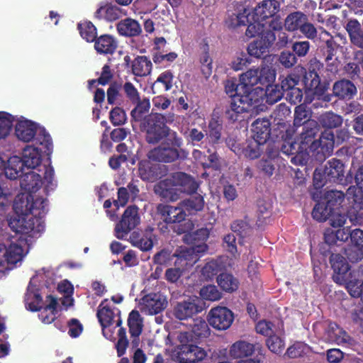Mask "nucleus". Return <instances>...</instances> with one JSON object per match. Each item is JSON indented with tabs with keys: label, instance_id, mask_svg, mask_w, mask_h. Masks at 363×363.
Returning a JSON list of instances; mask_svg holds the SVG:
<instances>
[{
	"label": "nucleus",
	"instance_id": "4468645a",
	"mask_svg": "<svg viewBox=\"0 0 363 363\" xmlns=\"http://www.w3.org/2000/svg\"><path fill=\"white\" fill-rule=\"evenodd\" d=\"M203 301L198 297H189L179 301L174 307L173 314L180 320L192 318L203 311Z\"/></svg>",
	"mask_w": 363,
	"mask_h": 363
},
{
	"label": "nucleus",
	"instance_id": "f03ea898",
	"mask_svg": "<svg viewBox=\"0 0 363 363\" xmlns=\"http://www.w3.org/2000/svg\"><path fill=\"white\" fill-rule=\"evenodd\" d=\"M352 175H345V165L342 160L332 158L313 172V182L315 189H320L328 183L347 185L352 182Z\"/></svg>",
	"mask_w": 363,
	"mask_h": 363
},
{
	"label": "nucleus",
	"instance_id": "79ce46f5",
	"mask_svg": "<svg viewBox=\"0 0 363 363\" xmlns=\"http://www.w3.org/2000/svg\"><path fill=\"white\" fill-rule=\"evenodd\" d=\"M152 62L147 57L138 56L132 61V73L137 77L147 76L152 71Z\"/></svg>",
	"mask_w": 363,
	"mask_h": 363
},
{
	"label": "nucleus",
	"instance_id": "4c0bfd02",
	"mask_svg": "<svg viewBox=\"0 0 363 363\" xmlns=\"http://www.w3.org/2000/svg\"><path fill=\"white\" fill-rule=\"evenodd\" d=\"M25 169L26 165L21 158L16 155L12 156L9 157L6 165V177L11 180L21 178L25 173Z\"/></svg>",
	"mask_w": 363,
	"mask_h": 363
},
{
	"label": "nucleus",
	"instance_id": "58836bf2",
	"mask_svg": "<svg viewBox=\"0 0 363 363\" xmlns=\"http://www.w3.org/2000/svg\"><path fill=\"white\" fill-rule=\"evenodd\" d=\"M22 161L26 169H33L41 163V155L38 148L33 146H26L22 152Z\"/></svg>",
	"mask_w": 363,
	"mask_h": 363
},
{
	"label": "nucleus",
	"instance_id": "37998d69",
	"mask_svg": "<svg viewBox=\"0 0 363 363\" xmlns=\"http://www.w3.org/2000/svg\"><path fill=\"white\" fill-rule=\"evenodd\" d=\"M327 334L329 340L337 345L347 343L350 340V337L347 332L335 323H330Z\"/></svg>",
	"mask_w": 363,
	"mask_h": 363
},
{
	"label": "nucleus",
	"instance_id": "9b49d317",
	"mask_svg": "<svg viewBox=\"0 0 363 363\" xmlns=\"http://www.w3.org/2000/svg\"><path fill=\"white\" fill-rule=\"evenodd\" d=\"M276 39L277 35L271 29L263 31L258 38L248 44L247 54L257 59L264 57L269 53Z\"/></svg>",
	"mask_w": 363,
	"mask_h": 363
},
{
	"label": "nucleus",
	"instance_id": "412c9836",
	"mask_svg": "<svg viewBox=\"0 0 363 363\" xmlns=\"http://www.w3.org/2000/svg\"><path fill=\"white\" fill-rule=\"evenodd\" d=\"M280 6L281 4L278 0H262L254 9V18L257 21L274 18L279 12Z\"/></svg>",
	"mask_w": 363,
	"mask_h": 363
},
{
	"label": "nucleus",
	"instance_id": "69168bd1",
	"mask_svg": "<svg viewBox=\"0 0 363 363\" xmlns=\"http://www.w3.org/2000/svg\"><path fill=\"white\" fill-rule=\"evenodd\" d=\"M122 88V83L117 81L111 82L106 91L107 103L109 105L116 104V101L121 97L120 91Z\"/></svg>",
	"mask_w": 363,
	"mask_h": 363
},
{
	"label": "nucleus",
	"instance_id": "2f4dec72",
	"mask_svg": "<svg viewBox=\"0 0 363 363\" xmlns=\"http://www.w3.org/2000/svg\"><path fill=\"white\" fill-rule=\"evenodd\" d=\"M174 178L179 190V194L185 193L186 194H193L196 192L199 188L198 182L190 175L182 172H174Z\"/></svg>",
	"mask_w": 363,
	"mask_h": 363
},
{
	"label": "nucleus",
	"instance_id": "603ef678",
	"mask_svg": "<svg viewBox=\"0 0 363 363\" xmlns=\"http://www.w3.org/2000/svg\"><path fill=\"white\" fill-rule=\"evenodd\" d=\"M269 27L272 30L279 31L277 35V40L275 43L277 48L281 49L287 47L288 44L291 42L289 35L282 31V24L279 21H272L269 23Z\"/></svg>",
	"mask_w": 363,
	"mask_h": 363
},
{
	"label": "nucleus",
	"instance_id": "c9c22d12",
	"mask_svg": "<svg viewBox=\"0 0 363 363\" xmlns=\"http://www.w3.org/2000/svg\"><path fill=\"white\" fill-rule=\"evenodd\" d=\"M24 301L26 308L30 311H40L43 308V298L39 289L30 285L25 294Z\"/></svg>",
	"mask_w": 363,
	"mask_h": 363
},
{
	"label": "nucleus",
	"instance_id": "5701e85b",
	"mask_svg": "<svg viewBox=\"0 0 363 363\" xmlns=\"http://www.w3.org/2000/svg\"><path fill=\"white\" fill-rule=\"evenodd\" d=\"M155 240H156V235L154 234V228L150 226L147 227L141 234L133 232L130 235L133 245L143 252L152 250Z\"/></svg>",
	"mask_w": 363,
	"mask_h": 363
},
{
	"label": "nucleus",
	"instance_id": "4be33fe9",
	"mask_svg": "<svg viewBox=\"0 0 363 363\" xmlns=\"http://www.w3.org/2000/svg\"><path fill=\"white\" fill-rule=\"evenodd\" d=\"M329 255V262L334 272L333 276V280L337 283L345 281L347 274L350 269V264L345 257L340 253L332 252Z\"/></svg>",
	"mask_w": 363,
	"mask_h": 363
},
{
	"label": "nucleus",
	"instance_id": "a211bd4d",
	"mask_svg": "<svg viewBox=\"0 0 363 363\" xmlns=\"http://www.w3.org/2000/svg\"><path fill=\"white\" fill-rule=\"evenodd\" d=\"M154 191L163 201L167 202L177 201L180 194L174 178V173L157 182L154 186Z\"/></svg>",
	"mask_w": 363,
	"mask_h": 363
},
{
	"label": "nucleus",
	"instance_id": "774afa93",
	"mask_svg": "<svg viewBox=\"0 0 363 363\" xmlns=\"http://www.w3.org/2000/svg\"><path fill=\"white\" fill-rule=\"evenodd\" d=\"M266 345L272 352L280 353L284 349V342L279 336L273 333L267 338Z\"/></svg>",
	"mask_w": 363,
	"mask_h": 363
},
{
	"label": "nucleus",
	"instance_id": "473e14b6",
	"mask_svg": "<svg viewBox=\"0 0 363 363\" xmlns=\"http://www.w3.org/2000/svg\"><path fill=\"white\" fill-rule=\"evenodd\" d=\"M256 349L259 350V354H262L260 345L257 347L255 345L240 340L233 344L230 350V355L234 359H241L252 355Z\"/></svg>",
	"mask_w": 363,
	"mask_h": 363
},
{
	"label": "nucleus",
	"instance_id": "423d86ee",
	"mask_svg": "<svg viewBox=\"0 0 363 363\" xmlns=\"http://www.w3.org/2000/svg\"><path fill=\"white\" fill-rule=\"evenodd\" d=\"M192 338V334L189 332L180 333L178 335L179 344L176 349V359L179 363H195L206 357V351L194 345Z\"/></svg>",
	"mask_w": 363,
	"mask_h": 363
},
{
	"label": "nucleus",
	"instance_id": "f704fd0d",
	"mask_svg": "<svg viewBox=\"0 0 363 363\" xmlns=\"http://www.w3.org/2000/svg\"><path fill=\"white\" fill-rule=\"evenodd\" d=\"M249 12L244 6L235 11H228L225 24L229 28L245 26L249 23Z\"/></svg>",
	"mask_w": 363,
	"mask_h": 363
},
{
	"label": "nucleus",
	"instance_id": "a19ab883",
	"mask_svg": "<svg viewBox=\"0 0 363 363\" xmlns=\"http://www.w3.org/2000/svg\"><path fill=\"white\" fill-rule=\"evenodd\" d=\"M135 106L130 111V117L132 121L137 123L144 122L150 108V102L148 98L139 99L135 102Z\"/></svg>",
	"mask_w": 363,
	"mask_h": 363
},
{
	"label": "nucleus",
	"instance_id": "aec40b11",
	"mask_svg": "<svg viewBox=\"0 0 363 363\" xmlns=\"http://www.w3.org/2000/svg\"><path fill=\"white\" fill-rule=\"evenodd\" d=\"M167 301L160 294L150 293L141 298V311L150 315L162 312L167 306Z\"/></svg>",
	"mask_w": 363,
	"mask_h": 363
},
{
	"label": "nucleus",
	"instance_id": "f3484780",
	"mask_svg": "<svg viewBox=\"0 0 363 363\" xmlns=\"http://www.w3.org/2000/svg\"><path fill=\"white\" fill-rule=\"evenodd\" d=\"M264 145V143L250 138L242 144L233 143L230 149L238 156H243L249 160H255L261 156Z\"/></svg>",
	"mask_w": 363,
	"mask_h": 363
},
{
	"label": "nucleus",
	"instance_id": "49530a36",
	"mask_svg": "<svg viewBox=\"0 0 363 363\" xmlns=\"http://www.w3.org/2000/svg\"><path fill=\"white\" fill-rule=\"evenodd\" d=\"M107 299L103 301L99 306L97 311V318L103 328H107L113 324L115 313L108 306H104Z\"/></svg>",
	"mask_w": 363,
	"mask_h": 363
},
{
	"label": "nucleus",
	"instance_id": "13d9d810",
	"mask_svg": "<svg viewBox=\"0 0 363 363\" xmlns=\"http://www.w3.org/2000/svg\"><path fill=\"white\" fill-rule=\"evenodd\" d=\"M13 116L4 111H0V139L6 138L13 127Z\"/></svg>",
	"mask_w": 363,
	"mask_h": 363
},
{
	"label": "nucleus",
	"instance_id": "052dcab7",
	"mask_svg": "<svg viewBox=\"0 0 363 363\" xmlns=\"http://www.w3.org/2000/svg\"><path fill=\"white\" fill-rule=\"evenodd\" d=\"M109 120L114 126H121L126 123L128 117L125 111L120 106H115L109 112Z\"/></svg>",
	"mask_w": 363,
	"mask_h": 363
},
{
	"label": "nucleus",
	"instance_id": "0eeeda50",
	"mask_svg": "<svg viewBox=\"0 0 363 363\" xmlns=\"http://www.w3.org/2000/svg\"><path fill=\"white\" fill-rule=\"evenodd\" d=\"M241 89L242 91L241 96L234 98L232 106V111L236 113V117L238 119L240 114L258 107L264 100V88L262 87Z\"/></svg>",
	"mask_w": 363,
	"mask_h": 363
},
{
	"label": "nucleus",
	"instance_id": "c756f323",
	"mask_svg": "<svg viewBox=\"0 0 363 363\" xmlns=\"http://www.w3.org/2000/svg\"><path fill=\"white\" fill-rule=\"evenodd\" d=\"M118 34L125 37H137L142 33V28L140 23L131 18H125L121 20L116 24Z\"/></svg>",
	"mask_w": 363,
	"mask_h": 363
},
{
	"label": "nucleus",
	"instance_id": "6e6552de",
	"mask_svg": "<svg viewBox=\"0 0 363 363\" xmlns=\"http://www.w3.org/2000/svg\"><path fill=\"white\" fill-rule=\"evenodd\" d=\"M157 211L166 223L175 224L173 230L177 235L187 233L194 228L193 223L186 219V211L181 207L159 204Z\"/></svg>",
	"mask_w": 363,
	"mask_h": 363
},
{
	"label": "nucleus",
	"instance_id": "72a5a7b5",
	"mask_svg": "<svg viewBox=\"0 0 363 363\" xmlns=\"http://www.w3.org/2000/svg\"><path fill=\"white\" fill-rule=\"evenodd\" d=\"M123 15L122 10L116 5L106 4L101 5L95 12L94 16L98 20L104 19L108 22L118 20Z\"/></svg>",
	"mask_w": 363,
	"mask_h": 363
},
{
	"label": "nucleus",
	"instance_id": "de8ad7c7",
	"mask_svg": "<svg viewBox=\"0 0 363 363\" xmlns=\"http://www.w3.org/2000/svg\"><path fill=\"white\" fill-rule=\"evenodd\" d=\"M264 86H266V89H264V99L266 103L269 105L274 104L284 96V93L279 84L269 83Z\"/></svg>",
	"mask_w": 363,
	"mask_h": 363
},
{
	"label": "nucleus",
	"instance_id": "b1692460",
	"mask_svg": "<svg viewBox=\"0 0 363 363\" xmlns=\"http://www.w3.org/2000/svg\"><path fill=\"white\" fill-rule=\"evenodd\" d=\"M338 44L332 38L327 40L324 46L321 48L323 55L325 57L326 69L331 73H336L338 71L340 62L335 57L338 49Z\"/></svg>",
	"mask_w": 363,
	"mask_h": 363
},
{
	"label": "nucleus",
	"instance_id": "c85d7f7f",
	"mask_svg": "<svg viewBox=\"0 0 363 363\" xmlns=\"http://www.w3.org/2000/svg\"><path fill=\"white\" fill-rule=\"evenodd\" d=\"M252 133L251 138L266 144L271 135L269 120L265 118L256 119L252 124Z\"/></svg>",
	"mask_w": 363,
	"mask_h": 363
},
{
	"label": "nucleus",
	"instance_id": "ddd939ff",
	"mask_svg": "<svg viewBox=\"0 0 363 363\" xmlns=\"http://www.w3.org/2000/svg\"><path fill=\"white\" fill-rule=\"evenodd\" d=\"M138 210V207L135 205L129 206L125 210L121 220L115 227V235L118 239H124L140 223Z\"/></svg>",
	"mask_w": 363,
	"mask_h": 363
},
{
	"label": "nucleus",
	"instance_id": "5fc2aeb1",
	"mask_svg": "<svg viewBox=\"0 0 363 363\" xmlns=\"http://www.w3.org/2000/svg\"><path fill=\"white\" fill-rule=\"evenodd\" d=\"M183 240L185 243L206 242L209 237V231L206 228H201L194 232L191 230L184 233Z\"/></svg>",
	"mask_w": 363,
	"mask_h": 363
},
{
	"label": "nucleus",
	"instance_id": "c03bdc74",
	"mask_svg": "<svg viewBox=\"0 0 363 363\" xmlns=\"http://www.w3.org/2000/svg\"><path fill=\"white\" fill-rule=\"evenodd\" d=\"M217 283L223 291L228 293L235 291L239 287V280L230 273H220L217 277Z\"/></svg>",
	"mask_w": 363,
	"mask_h": 363
},
{
	"label": "nucleus",
	"instance_id": "39448f33",
	"mask_svg": "<svg viewBox=\"0 0 363 363\" xmlns=\"http://www.w3.org/2000/svg\"><path fill=\"white\" fill-rule=\"evenodd\" d=\"M166 123L167 119L164 115L158 113L148 114L144 122L140 125L148 144H157L165 138L169 130Z\"/></svg>",
	"mask_w": 363,
	"mask_h": 363
},
{
	"label": "nucleus",
	"instance_id": "6e6d98bb",
	"mask_svg": "<svg viewBox=\"0 0 363 363\" xmlns=\"http://www.w3.org/2000/svg\"><path fill=\"white\" fill-rule=\"evenodd\" d=\"M203 52L199 57L201 65V71L206 75H210L212 72V59L209 55V45L206 40L202 45Z\"/></svg>",
	"mask_w": 363,
	"mask_h": 363
},
{
	"label": "nucleus",
	"instance_id": "1a4fd4ad",
	"mask_svg": "<svg viewBox=\"0 0 363 363\" xmlns=\"http://www.w3.org/2000/svg\"><path fill=\"white\" fill-rule=\"evenodd\" d=\"M275 79V69L267 65H262L258 67H253L240 75L241 88L244 89L257 84L263 86L269 83H274Z\"/></svg>",
	"mask_w": 363,
	"mask_h": 363
},
{
	"label": "nucleus",
	"instance_id": "4d7b16f0",
	"mask_svg": "<svg viewBox=\"0 0 363 363\" xmlns=\"http://www.w3.org/2000/svg\"><path fill=\"white\" fill-rule=\"evenodd\" d=\"M223 122L218 118H212L208 123V136L213 143H217L221 138Z\"/></svg>",
	"mask_w": 363,
	"mask_h": 363
},
{
	"label": "nucleus",
	"instance_id": "680f3d73",
	"mask_svg": "<svg viewBox=\"0 0 363 363\" xmlns=\"http://www.w3.org/2000/svg\"><path fill=\"white\" fill-rule=\"evenodd\" d=\"M345 194L342 191L331 190L326 193L325 200L328 206L333 211L340 206L343 202Z\"/></svg>",
	"mask_w": 363,
	"mask_h": 363
},
{
	"label": "nucleus",
	"instance_id": "3c124183",
	"mask_svg": "<svg viewBox=\"0 0 363 363\" xmlns=\"http://www.w3.org/2000/svg\"><path fill=\"white\" fill-rule=\"evenodd\" d=\"M81 36L87 42H94L97 38V29L90 21L80 22L77 25Z\"/></svg>",
	"mask_w": 363,
	"mask_h": 363
},
{
	"label": "nucleus",
	"instance_id": "0e129e2a",
	"mask_svg": "<svg viewBox=\"0 0 363 363\" xmlns=\"http://www.w3.org/2000/svg\"><path fill=\"white\" fill-rule=\"evenodd\" d=\"M342 250L343 247H341L340 251ZM344 250L347 259L352 263H357L363 259V247H362L349 245L344 248Z\"/></svg>",
	"mask_w": 363,
	"mask_h": 363
},
{
	"label": "nucleus",
	"instance_id": "e433bc0d",
	"mask_svg": "<svg viewBox=\"0 0 363 363\" xmlns=\"http://www.w3.org/2000/svg\"><path fill=\"white\" fill-rule=\"evenodd\" d=\"M166 40L163 37L156 38L155 40V47L154 50L156 51L152 55V60L155 64H161L166 61L172 62L177 57V54L174 52H171L167 54H163L164 48L166 45Z\"/></svg>",
	"mask_w": 363,
	"mask_h": 363
},
{
	"label": "nucleus",
	"instance_id": "9d476101",
	"mask_svg": "<svg viewBox=\"0 0 363 363\" xmlns=\"http://www.w3.org/2000/svg\"><path fill=\"white\" fill-rule=\"evenodd\" d=\"M24 256L21 243L11 242L8 247L0 243V272L12 269Z\"/></svg>",
	"mask_w": 363,
	"mask_h": 363
},
{
	"label": "nucleus",
	"instance_id": "338daca9",
	"mask_svg": "<svg viewBox=\"0 0 363 363\" xmlns=\"http://www.w3.org/2000/svg\"><path fill=\"white\" fill-rule=\"evenodd\" d=\"M200 296L203 299L215 301L221 298V293L215 285H207L201 289Z\"/></svg>",
	"mask_w": 363,
	"mask_h": 363
},
{
	"label": "nucleus",
	"instance_id": "e2e57ef3",
	"mask_svg": "<svg viewBox=\"0 0 363 363\" xmlns=\"http://www.w3.org/2000/svg\"><path fill=\"white\" fill-rule=\"evenodd\" d=\"M333 212V211L328 206L326 203H318L312 211V216L315 220L323 222L325 221Z\"/></svg>",
	"mask_w": 363,
	"mask_h": 363
},
{
	"label": "nucleus",
	"instance_id": "7ed1b4c3",
	"mask_svg": "<svg viewBox=\"0 0 363 363\" xmlns=\"http://www.w3.org/2000/svg\"><path fill=\"white\" fill-rule=\"evenodd\" d=\"M319 123L315 120L308 121L300 133V143L302 148L308 149L309 151L322 153L329 156L333 153L334 147V135L332 133L322 135L318 140L315 137L319 131Z\"/></svg>",
	"mask_w": 363,
	"mask_h": 363
},
{
	"label": "nucleus",
	"instance_id": "ea45409f",
	"mask_svg": "<svg viewBox=\"0 0 363 363\" xmlns=\"http://www.w3.org/2000/svg\"><path fill=\"white\" fill-rule=\"evenodd\" d=\"M306 14L297 11L290 13L284 19V27L287 31L295 32L299 30L303 23L308 21Z\"/></svg>",
	"mask_w": 363,
	"mask_h": 363
},
{
	"label": "nucleus",
	"instance_id": "bb28decb",
	"mask_svg": "<svg viewBox=\"0 0 363 363\" xmlns=\"http://www.w3.org/2000/svg\"><path fill=\"white\" fill-rule=\"evenodd\" d=\"M37 124L27 119L19 120L15 125V134L18 140L28 143L37 133Z\"/></svg>",
	"mask_w": 363,
	"mask_h": 363
},
{
	"label": "nucleus",
	"instance_id": "2eb2a0df",
	"mask_svg": "<svg viewBox=\"0 0 363 363\" xmlns=\"http://www.w3.org/2000/svg\"><path fill=\"white\" fill-rule=\"evenodd\" d=\"M345 220V216L340 215L337 219L331 220L333 228H327L325 230L324 242L320 245L319 248L320 253L323 256L327 257L332 252H337L335 247H340V245L337 240L335 228L342 227Z\"/></svg>",
	"mask_w": 363,
	"mask_h": 363
},
{
	"label": "nucleus",
	"instance_id": "09e8293b",
	"mask_svg": "<svg viewBox=\"0 0 363 363\" xmlns=\"http://www.w3.org/2000/svg\"><path fill=\"white\" fill-rule=\"evenodd\" d=\"M128 325L130 336H140L143 332V318L140 313L136 310H133L128 316Z\"/></svg>",
	"mask_w": 363,
	"mask_h": 363
},
{
	"label": "nucleus",
	"instance_id": "393cba45",
	"mask_svg": "<svg viewBox=\"0 0 363 363\" xmlns=\"http://www.w3.org/2000/svg\"><path fill=\"white\" fill-rule=\"evenodd\" d=\"M225 91L230 97L229 106L225 108V116L228 121L234 123L238 121V118L236 117V113L232 111V106L234 98L242 94L241 83L238 84L236 80L234 79L226 80L225 82Z\"/></svg>",
	"mask_w": 363,
	"mask_h": 363
},
{
	"label": "nucleus",
	"instance_id": "f257e3e1",
	"mask_svg": "<svg viewBox=\"0 0 363 363\" xmlns=\"http://www.w3.org/2000/svg\"><path fill=\"white\" fill-rule=\"evenodd\" d=\"M48 200L43 198L34 199L30 194H19L13 201V208L19 217L20 223L16 232L39 233L44 228L43 218L47 213Z\"/></svg>",
	"mask_w": 363,
	"mask_h": 363
},
{
	"label": "nucleus",
	"instance_id": "20e7f679",
	"mask_svg": "<svg viewBox=\"0 0 363 363\" xmlns=\"http://www.w3.org/2000/svg\"><path fill=\"white\" fill-rule=\"evenodd\" d=\"M323 67V64L315 57L310 60L308 69H304V74L302 82L306 93L311 92L318 99L323 98L325 102L331 100L330 94H325L328 89V84L325 82H321L318 72Z\"/></svg>",
	"mask_w": 363,
	"mask_h": 363
},
{
	"label": "nucleus",
	"instance_id": "bf43d9fd",
	"mask_svg": "<svg viewBox=\"0 0 363 363\" xmlns=\"http://www.w3.org/2000/svg\"><path fill=\"white\" fill-rule=\"evenodd\" d=\"M186 244L191 245L185 250L191 255V263H196L208 250V245L206 244V242Z\"/></svg>",
	"mask_w": 363,
	"mask_h": 363
},
{
	"label": "nucleus",
	"instance_id": "f8f14e48",
	"mask_svg": "<svg viewBox=\"0 0 363 363\" xmlns=\"http://www.w3.org/2000/svg\"><path fill=\"white\" fill-rule=\"evenodd\" d=\"M188 155V152L184 149L162 144L149 152L148 158L152 161L171 163L177 160H185Z\"/></svg>",
	"mask_w": 363,
	"mask_h": 363
},
{
	"label": "nucleus",
	"instance_id": "a878e982",
	"mask_svg": "<svg viewBox=\"0 0 363 363\" xmlns=\"http://www.w3.org/2000/svg\"><path fill=\"white\" fill-rule=\"evenodd\" d=\"M357 93L356 86L349 79L338 80L333 86V95L341 100H350L356 96Z\"/></svg>",
	"mask_w": 363,
	"mask_h": 363
},
{
	"label": "nucleus",
	"instance_id": "cd10ccee",
	"mask_svg": "<svg viewBox=\"0 0 363 363\" xmlns=\"http://www.w3.org/2000/svg\"><path fill=\"white\" fill-rule=\"evenodd\" d=\"M20 178L21 188L28 194L35 193L42 186L43 181L41 176L33 172V169H28Z\"/></svg>",
	"mask_w": 363,
	"mask_h": 363
},
{
	"label": "nucleus",
	"instance_id": "7c9ffc66",
	"mask_svg": "<svg viewBox=\"0 0 363 363\" xmlns=\"http://www.w3.org/2000/svg\"><path fill=\"white\" fill-rule=\"evenodd\" d=\"M94 42V48L99 54L113 55L118 47L117 40L110 34L101 35Z\"/></svg>",
	"mask_w": 363,
	"mask_h": 363
},
{
	"label": "nucleus",
	"instance_id": "dca6fc26",
	"mask_svg": "<svg viewBox=\"0 0 363 363\" xmlns=\"http://www.w3.org/2000/svg\"><path fill=\"white\" fill-rule=\"evenodd\" d=\"M234 320V314L225 306L212 308L208 315L210 325L218 330L228 329Z\"/></svg>",
	"mask_w": 363,
	"mask_h": 363
},
{
	"label": "nucleus",
	"instance_id": "6ab92c4d",
	"mask_svg": "<svg viewBox=\"0 0 363 363\" xmlns=\"http://www.w3.org/2000/svg\"><path fill=\"white\" fill-rule=\"evenodd\" d=\"M151 160H143L138 164V175L143 181L153 182L164 176L165 166Z\"/></svg>",
	"mask_w": 363,
	"mask_h": 363
},
{
	"label": "nucleus",
	"instance_id": "864d4df0",
	"mask_svg": "<svg viewBox=\"0 0 363 363\" xmlns=\"http://www.w3.org/2000/svg\"><path fill=\"white\" fill-rule=\"evenodd\" d=\"M311 111L303 104L295 108L294 125L295 127L304 126L308 121H311Z\"/></svg>",
	"mask_w": 363,
	"mask_h": 363
},
{
	"label": "nucleus",
	"instance_id": "a18cd8bd",
	"mask_svg": "<svg viewBox=\"0 0 363 363\" xmlns=\"http://www.w3.org/2000/svg\"><path fill=\"white\" fill-rule=\"evenodd\" d=\"M343 118L341 116L332 111L321 114L318 118V123L326 129H333L342 125Z\"/></svg>",
	"mask_w": 363,
	"mask_h": 363
},
{
	"label": "nucleus",
	"instance_id": "8fccbe9b",
	"mask_svg": "<svg viewBox=\"0 0 363 363\" xmlns=\"http://www.w3.org/2000/svg\"><path fill=\"white\" fill-rule=\"evenodd\" d=\"M345 196L352 204L350 208H360L363 209V188L358 186H350L346 193Z\"/></svg>",
	"mask_w": 363,
	"mask_h": 363
}]
</instances>
